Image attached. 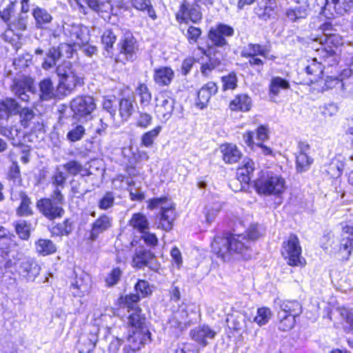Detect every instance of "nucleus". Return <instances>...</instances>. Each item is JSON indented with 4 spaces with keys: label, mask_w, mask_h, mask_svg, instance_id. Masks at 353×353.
I'll return each mask as SVG.
<instances>
[{
    "label": "nucleus",
    "mask_w": 353,
    "mask_h": 353,
    "mask_svg": "<svg viewBox=\"0 0 353 353\" xmlns=\"http://www.w3.org/2000/svg\"><path fill=\"white\" fill-rule=\"evenodd\" d=\"M308 14L309 4L307 0L297 1L295 6L287 8L285 12L287 19L292 23L306 19Z\"/></svg>",
    "instance_id": "20"
},
{
    "label": "nucleus",
    "mask_w": 353,
    "mask_h": 353,
    "mask_svg": "<svg viewBox=\"0 0 353 353\" xmlns=\"http://www.w3.org/2000/svg\"><path fill=\"white\" fill-rule=\"evenodd\" d=\"M88 6L93 11L100 13H109L112 6L108 0H84Z\"/></svg>",
    "instance_id": "49"
},
{
    "label": "nucleus",
    "mask_w": 353,
    "mask_h": 353,
    "mask_svg": "<svg viewBox=\"0 0 353 353\" xmlns=\"http://www.w3.org/2000/svg\"><path fill=\"white\" fill-rule=\"evenodd\" d=\"M119 52L114 53V61L117 63H125L127 61H132L137 57L138 45L133 34L127 31L120 39L118 43Z\"/></svg>",
    "instance_id": "5"
},
{
    "label": "nucleus",
    "mask_w": 353,
    "mask_h": 353,
    "mask_svg": "<svg viewBox=\"0 0 353 353\" xmlns=\"http://www.w3.org/2000/svg\"><path fill=\"white\" fill-rule=\"evenodd\" d=\"M314 41H319L321 45V48H318L316 51L324 62L327 63L328 65H333L339 62V56L336 50L338 46L343 43L341 36L332 33L327 36L316 37Z\"/></svg>",
    "instance_id": "3"
},
{
    "label": "nucleus",
    "mask_w": 353,
    "mask_h": 353,
    "mask_svg": "<svg viewBox=\"0 0 353 353\" xmlns=\"http://www.w3.org/2000/svg\"><path fill=\"white\" fill-rule=\"evenodd\" d=\"M129 313L128 323L131 327L129 334L139 335V336L148 335L149 339H151V333L146 325V318L143 314L142 309H138Z\"/></svg>",
    "instance_id": "12"
},
{
    "label": "nucleus",
    "mask_w": 353,
    "mask_h": 353,
    "mask_svg": "<svg viewBox=\"0 0 353 353\" xmlns=\"http://www.w3.org/2000/svg\"><path fill=\"white\" fill-rule=\"evenodd\" d=\"M122 276V271L119 268H113L105 279L108 287H113L118 283Z\"/></svg>",
    "instance_id": "63"
},
{
    "label": "nucleus",
    "mask_w": 353,
    "mask_h": 353,
    "mask_svg": "<svg viewBox=\"0 0 353 353\" xmlns=\"http://www.w3.org/2000/svg\"><path fill=\"white\" fill-rule=\"evenodd\" d=\"M218 91V86L214 82H208L205 84L198 92L196 106L200 109L207 107L212 97Z\"/></svg>",
    "instance_id": "26"
},
{
    "label": "nucleus",
    "mask_w": 353,
    "mask_h": 353,
    "mask_svg": "<svg viewBox=\"0 0 353 353\" xmlns=\"http://www.w3.org/2000/svg\"><path fill=\"white\" fill-rule=\"evenodd\" d=\"M15 265V260L10 255V244L0 243V269L8 270Z\"/></svg>",
    "instance_id": "45"
},
{
    "label": "nucleus",
    "mask_w": 353,
    "mask_h": 353,
    "mask_svg": "<svg viewBox=\"0 0 353 353\" xmlns=\"http://www.w3.org/2000/svg\"><path fill=\"white\" fill-rule=\"evenodd\" d=\"M272 316L271 311L268 307H261L257 310V314L254 321L261 326L268 323Z\"/></svg>",
    "instance_id": "61"
},
{
    "label": "nucleus",
    "mask_w": 353,
    "mask_h": 353,
    "mask_svg": "<svg viewBox=\"0 0 353 353\" xmlns=\"http://www.w3.org/2000/svg\"><path fill=\"white\" fill-rule=\"evenodd\" d=\"M0 130L1 133L12 140V143L14 145H18L21 144L20 137H21V131L15 125H8V122L0 121Z\"/></svg>",
    "instance_id": "37"
},
{
    "label": "nucleus",
    "mask_w": 353,
    "mask_h": 353,
    "mask_svg": "<svg viewBox=\"0 0 353 353\" xmlns=\"http://www.w3.org/2000/svg\"><path fill=\"white\" fill-rule=\"evenodd\" d=\"M353 249V227L345 225L342 228L339 254L343 261H347Z\"/></svg>",
    "instance_id": "15"
},
{
    "label": "nucleus",
    "mask_w": 353,
    "mask_h": 353,
    "mask_svg": "<svg viewBox=\"0 0 353 353\" xmlns=\"http://www.w3.org/2000/svg\"><path fill=\"white\" fill-rule=\"evenodd\" d=\"M324 66L321 62L317 61L316 58L308 61L307 65L305 67V71L312 83L318 82L323 78Z\"/></svg>",
    "instance_id": "34"
},
{
    "label": "nucleus",
    "mask_w": 353,
    "mask_h": 353,
    "mask_svg": "<svg viewBox=\"0 0 353 353\" xmlns=\"http://www.w3.org/2000/svg\"><path fill=\"white\" fill-rule=\"evenodd\" d=\"M31 223H28L25 220L18 221L14 225L15 232L19 237L27 241L29 239L31 233Z\"/></svg>",
    "instance_id": "55"
},
{
    "label": "nucleus",
    "mask_w": 353,
    "mask_h": 353,
    "mask_svg": "<svg viewBox=\"0 0 353 353\" xmlns=\"http://www.w3.org/2000/svg\"><path fill=\"white\" fill-rule=\"evenodd\" d=\"M202 54L208 58V61L201 66V72L203 76H208L214 70H222L225 66L226 53L225 49L208 46L207 49L199 48Z\"/></svg>",
    "instance_id": "6"
},
{
    "label": "nucleus",
    "mask_w": 353,
    "mask_h": 353,
    "mask_svg": "<svg viewBox=\"0 0 353 353\" xmlns=\"http://www.w3.org/2000/svg\"><path fill=\"white\" fill-rule=\"evenodd\" d=\"M72 118L79 121L92 119V114L96 109L94 99L89 95L78 96L70 103Z\"/></svg>",
    "instance_id": "4"
},
{
    "label": "nucleus",
    "mask_w": 353,
    "mask_h": 353,
    "mask_svg": "<svg viewBox=\"0 0 353 353\" xmlns=\"http://www.w3.org/2000/svg\"><path fill=\"white\" fill-rule=\"evenodd\" d=\"M29 16H24L23 14H17L6 26L7 29L4 33L1 34V37L6 41H8L13 44L14 39H8L7 34L8 31H11L16 34L18 37L21 35L22 32L28 29Z\"/></svg>",
    "instance_id": "14"
},
{
    "label": "nucleus",
    "mask_w": 353,
    "mask_h": 353,
    "mask_svg": "<svg viewBox=\"0 0 353 353\" xmlns=\"http://www.w3.org/2000/svg\"><path fill=\"white\" fill-rule=\"evenodd\" d=\"M17 1L2 0L0 3V19L7 26L16 15Z\"/></svg>",
    "instance_id": "36"
},
{
    "label": "nucleus",
    "mask_w": 353,
    "mask_h": 353,
    "mask_svg": "<svg viewBox=\"0 0 353 353\" xmlns=\"http://www.w3.org/2000/svg\"><path fill=\"white\" fill-rule=\"evenodd\" d=\"M132 6L137 10L146 11L150 17L153 19L157 18L155 10L153 8L150 0H132Z\"/></svg>",
    "instance_id": "54"
},
{
    "label": "nucleus",
    "mask_w": 353,
    "mask_h": 353,
    "mask_svg": "<svg viewBox=\"0 0 353 353\" xmlns=\"http://www.w3.org/2000/svg\"><path fill=\"white\" fill-rule=\"evenodd\" d=\"M65 49L66 52L72 54L71 46L68 44H61L59 47H50L47 51H45L41 48L35 50L34 54L37 56L43 57L42 68L44 70H48L54 67L57 61L62 57L61 50Z\"/></svg>",
    "instance_id": "10"
},
{
    "label": "nucleus",
    "mask_w": 353,
    "mask_h": 353,
    "mask_svg": "<svg viewBox=\"0 0 353 353\" xmlns=\"http://www.w3.org/2000/svg\"><path fill=\"white\" fill-rule=\"evenodd\" d=\"M83 84V79L78 77L73 70L64 79L59 80L57 90L63 95L66 96L71 93L77 85Z\"/></svg>",
    "instance_id": "24"
},
{
    "label": "nucleus",
    "mask_w": 353,
    "mask_h": 353,
    "mask_svg": "<svg viewBox=\"0 0 353 353\" xmlns=\"http://www.w3.org/2000/svg\"><path fill=\"white\" fill-rule=\"evenodd\" d=\"M254 170V161L248 158L243 161V165L237 170L238 179L245 183H248L251 179V174Z\"/></svg>",
    "instance_id": "44"
},
{
    "label": "nucleus",
    "mask_w": 353,
    "mask_h": 353,
    "mask_svg": "<svg viewBox=\"0 0 353 353\" xmlns=\"http://www.w3.org/2000/svg\"><path fill=\"white\" fill-rule=\"evenodd\" d=\"M313 163V159L308 154H298L296 157V168L298 172L308 170Z\"/></svg>",
    "instance_id": "57"
},
{
    "label": "nucleus",
    "mask_w": 353,
    "mask_h": 353,
    "mask_svg": "<svg viewBox=\"0 0 353 353\" xmlns=\"http://www.w3.org/2000/svg\"><path fill=\"white\" fill-rule=\"evenodd\" d=\"M117 28L105 29L101 36V43L104 50L106 51V56L113 57L114 56L113 46L117 39Z\"/></svg>",
    "instance_id": "32"
},
{
    "label": "nucleus",
    "mask_w": 353,
    "mask_h": 353,
    "mask_svg": "<svg viewBox=\"0 0 353 353\" xmlns=\"http://www.w3.org/2000/svg\"><path fill=\"white\" fill-rule=\"evenodd\" d=\"M270 42L265 45L259 43H248L246 47L241 51V56H266L268 52Z\"/></svg>",
    "instance_id": "46"
},
{
    "label": "nucleus",
    "mask_w": 353,
    "mask_h": 353,
    "mask_svg": "<svg viewBox=\"0 0 353 353\" xmlns=\"http://www.w3.org/2000/svg\"><path fill=\"white\" fill-rule=\"evenodd\" d=\"M129 225L141 233L149 228V222L147 217L141 213H134L129 221Z\"/></svg>",
    "instance_id": "50"
},
{
    "label": "nucleus",
    "mask_w": 353,
    "mask_h": 353,
    "mask_svg": "<svg viewBox=\"0 0 353 353\" xmlns=\"http://www.w3.org/2000/svg\"><path fill=\"white\" fill-rule=\"evenodd\" d=\"M10 90L15 96L25 102L30 100L28 93L35 94L37 92L34 79L27 76L14 78L10 85Z\"/></svg>",
    "instance_id": "9"
},
{
    "label": "nucleus",
    "mask_w": 353,
    "mask_h": 353,
    "mask_svg": "<svg viewBox=\"0 0 353 353\" xmlns=\"http://www.w3.org/2000/svg\"><path fill=\"white\" fill-rule=\"evenodd\" d=\"M290 88V85L288 80L280 77H273L269 85V94L270 97H276L281 90H288Z\"/></svg>",
    "instance_id": "47"
},
{
    "label": "nucleus",
    "mask_w": 353,
    "mask_h": 353,
    "mask_svg": "<svg viewBox=\"0 0 353 353\" xmlns=\"http://www.w3.org/2000/svg\"><path fill=\"white\" fill-rule=\"evenodd\" d=\"M162 130L161 125H158L152 130L145 132L141 137V143L145 147L149 148L153 145L154 139L159 136Z\"/></svg>",
    "instance_id": "59"
},
{
    "label": "nucleus",
    "mask_w": 353,
    "mask_h": 353,
    "mask_svg": "<svg viewBox=\"0 0 353 353\" xmlns=\"http://www.w3.org/2000/svg\"><path fill=\"white\" fill-rule=\"evenodd\" d=\"M275 307H279L278 312H284L290 316H298L302 312V306L297 301H281L275 302Z\"/></svg>",
    "instance_id": "35"
},
{
    "label": "nucleus",
    "mask_w": 353,
    "mask_h": 353,
    "mask_svg": "<svg viewBox=\"0 0 353 353\" xmlns=\"http://www.w3.org/2000/svg\"><path fill=\"white\" fill-rule=\"evenodd\" d=\"M39 98L41 101H50L56 97L53 83L50 78H45L39 83Z\"/></svg>",
    "instance_id": "39"
},
{
    "label": "nucleus",
    "mask_w": 353,
    "mask_h": 353,
    "mask_svg": "<svg viewBox=\"0 0 353 353\" xmlns=\"http://www.w3.org/2000/svg\"><path fill=\"white\" fill-rule=\"evenodd\" d=\"M340 315L343 319V329L345 332L353 333V310L341 307L339 310Z\"/></svg>",
    "instance_id": "51"
},
{
    "label": "nucleus",
    "mask_w": 353,
    "mask_h": 353,
    "mask_svg": "<svg viewBox=\"0 0 353 353\" xmlns=\"http://www.w3.org/2000/svg\"><path fill=\"white\" fill-rule=\"evenodd\" d=\"M91 288L90 276L81 272L79 276L76 275L74 281L71 283L70 290L74 296H83L88 294Z\"/></svg>",
    "instance_id": "23"
},
{
    "label": "nucleus",
    "mask_w": 353,
    "mask_h": 353,
    "mask_svg": "<svg viewBox=\"0 0 353 353\" xmlns=\"http://www.w3.org/2000/svg\"><path fill=\"white\" fill-rule=\"evenodd\" d=\"M102 105L103 109L110 114V118L114 119L118 107V98L115 96L104 98Z\"/></svg>",
    "instance_id": "58"
},
{
    "label": "nucleus",
    "mask_w": 353,
    "mask_h": 353,
    "mask_svg": "<svg viewBox=\"0 0 353 353\" xmlns=\"http://www.w3.org/2000/svg\"><path fill=\"white\" fill-rule=\"evenodd\" d=\"M216 335V332L208 325H199L190 332L192 339L202 347L207 346Z\"/></svg>",
    "instance_id": "16"
},
{
    "label": "nucleus",
    "mask_w": 353,
    "mask_h": 353,
    "mask_svg": "<svg viewBox=\"0 0 353 353\" xmlns=\"http://www.w3.org/2000/svg\"><path fill=\"white\" fill-rule=\"evenodd\" d=\"M115 193L112 191L106 192L98 201L97 206L100 210H108L114 205Z\"/></svg>",
    "instance_id": "56"
},
{
    "label": "nucleus",
    "mask_w": 353,
    "mask_h": 353,
    "mask_svg": "<svg viewBox=\"0 0 353 353\" xmlns=\"http://www.w3.org/2000/svg\"><path fill=\"white\" fill-rule=\"evenodd\" d=\"M174 77V72L170 67H161L154 70V81L159 86L169 85L172 81Z\"/></svg>",
    "instance_id": "31"
},
{
    "label": "nucleus",
    "mask_w": 353,
    "mask_h": 353,
    "mask_svg": "<svg viewBox=\"0 0 353 353\" xmlns=\"http://www.w3.org/2000/svg\"><path fill=\"white\" fill-rule=\"evenodd\" d=\"M32 14L35 20V27L37 29L48 28L53 17L45 8L36 7L32 10Z\"/></svg>",
    "instance_id": "33"
},
{
    "label": "nucleus",
    "mask_w": 353,
    "mask_h": 353,
    "mask_svg": "<svg viewBox=\"0 0 353 353\" xmlns=\"http://www.w3.org/2000/svg\"><path fill=\"white\" fill-rule=\"evenodd\" d=\"M73 229V221L71 219H65L63 222L57 223L48 228L52 236H68Z\"/></svg>",
    "instance_id": "40"
},
{
    "label": "nucleus",
    "mask_w": 353,
    "mask_h": 353,
    "mask_svg": "<svg viewBox=\"0 0 353 353\" xmlns=\"http://www.w3.org/2000/svg\"><path fill=\"white\" fill-rule=\"evenodd\" d=\"M256 192L260 195L280 196L285 191V179L272 171L262 170L254 181Z\"/></svg>",
    "instance_id": "2"
},
{
    "label": "nucleus",
    "mask_w": 353,
    "mask_h": 353,
    "mask_svg": "<svg viewBox=\"0 0 353 353\" xmlns=\"http://www.w3.org/2000/svg\"><path fill=\"white\" fill-rule=\"evenodd\" d=\"M139 301V295L132 293L125 296H121L118 299L119 307L127 309L128 312L141 309L138 304Z\"/></svg>",
    "instance_id": "42"
},
{
    "label": "nucleus",
    "mask_w": 353,
    "mask_h": 353,
    "mask_svg": "<svg viewBox=\"0 0 353 353\" xmlns=\"http://www.w3.org/2000/svg\"><path fill=\"white\" fill-rule=\"evenodd\" d=\"M112 219L105 214H101L90 225L88 239L92 242L97 241L101 234L112 227Z\"/></svg>",
    "instance_id": "17"
},
{
    "label": "nucleus",
    "mask_w": 353,
    "mask_h": 353,
    "mask_svg": "<svg viewBox=\"0 0 353 353\" xmlns=\"http://www.w3.org/2000/svg\"><path fill=\"white\" fill-rule=\"evenodd\" d=\"M252 106V99L245 94H238L230 102V108L233 111H249Z\"/></svg>",
    "instance_id": "43"
},
{
    "label": "nucleus",
    "mask_w": 353,
    "mask_h": 353,
    "mask_svg": "<svg viewBox=\"0 0 353 353\" xmlns=\"http://www.w3.org/2000/svg\"><path fill=\"white\" fill-rule=\"evenodd\" d=\"M135 294H139L140 298H145L150 296L152 291L150 283L145 280L139 279L134 285Z\"/></svg>",
    "instance_id": "60"
},
{
    "label": "nucleus",
    "mask_w": 353,
    "mask_h": 353,
    "mask_svg": "<svg viewBox=\"0 0 353 353\" xmlns=\"http://www.w3.org/2000/svg\"><path fill=\"white\" fill-rule=\"evenodd\" d=\"M99 328L93 327L88 335H81L77 344L79 353H91L98 341Z\"/></svg>",
    "instance_id": "19"
},
{
    "label": "nucleus",
    "mask_w": 353,
    "mask_h": 353,
    "mask_svg": "<svg viewBox=\"0 0 353 353\" xmlns=\"http://www.w3.org/2000/svg\"><path fill=\"white\" fill-rule=\"evenodd\" d=\"M21 106L14 98H6L0 101V121L8 122L14 115H17Z\"/></svg>",
    "instance_id": "21"
},
{
    "label": "nucleus",
    "mask_w": 353,
    "mask_h": 353,
    "mask_svg": "<svg viewBox=\"0 0 353 353\" xmlns=\"http://www.w3.org/2000/svg\"><path fill=\"white\" fill-rule=\"evenodd\" d=\"M137 107L134 97H128L118 99V112L121 121H127L134 114Z\"/></svg>",
    "instance_id": "25"
},
{
    "label": "nucleus",
    "mask_w": 353,
    "mask_h": 353,
    "mask_svg": "<svg viewBox=\"0 0 353 353\" xmlns=\"http://www.w3.org/2000/svg\"><path fill=\"white\" fill-rule=\"evenodd\" d=\"M155 112L157 117L163 121H167L172 115L175 99L165 94H161L156 98Z\"/></svg>",
    "instance_id": "13"
},
{
    "label": "nucleus",
    "mask_w": 353,
    "mask_h": 353,
    "mask_svg": "<svg viewBox=\"0 0 353 353\" xmlns=\"http://www.w3.org/2000/svg\"><path fill=\"white\" fill-rule=\"evenodd\" d=\"M34 250L39 255L45 256L55 253L57 246L52 240L40 238L34 243Z\"/></svg>",
    "instance_id": "41"
},
{
    "label": "nucleus",
    "mask_w": 353,
    "mask_h": 353,
    "mask_svg": "<svg viewBox=\"0 0 353 353\" xmlns=\"http://www.w3.org/2000/svg\"><path fill=\"white\" fill-rule=\"evenodd\" d=\"M148 335H143V336H139V335H134L129 334L127 338V343L123 346V353H135L139 351L143 345L148 341H150Z\"/></svg>",
    "instance_id": "30"
},
{
    "label": "nucleus",
    "mask_w": 353,
    "mask_h": 353,
    "mask_svg": "<svg viewBox=\"0 0 353 353\" xmlns=\"http://www.w3.org/2000/svg\"><path fill=\"white\" fill-rule=\"evenodd\" d=\"M223 154V160L225 163L233 164L237 163L242 157V153L238 147L232 143H225L220 147Z\"/></svg>",
    "instance_id": "29"
},
{
    "label": "nucleus",
    "mask_w": 353,
    "mask_h": 353,
    "mask_svg": "<svg viewBox=\"0 0 353 353\" xmlns=\"http://www.w3.org/2000/svg\"><path fill=\"white\" fill-rule=\"evenodd\" d=\"M241 236H236L225 233L223 236H216L212 243V249L216 256L223 261H229L233 254H241L245 259H249L250 254H247L248 247L239 239Z\"/></svg>",
    "instance_id": "1"
},
{
    "label": "nucleus",
    "mask_w": 353,
    "mask_h": 353,
    "mask_svg": "<svg viewBox=\"0 0 353 353\" xmlns=\"http://www.w3.org/2000/svg\"><path fill=\"white\" fill-rule=\"evenodd\" d=\"M86 180L84 175H81L80 179L72 180L70 182L71 192L74 197L83 199L84 196L91 190L86 187Z\"/></svg>",
    "instance_id": "48"
},
{
    "label": "nucleus",
    "mask_w": 353,
    "mask_h": 353,
    "mask_svg": "<svg viewBox=\"0 0 353 353\" xmlns=\"http://www.w3.org/2000/svg\"><path fill=\"white\" fill-rule=\"evenodd\" d=\"M254 12L263 21L274 19L277 13V3L275 0H261L254 8Z\"/></svg>",
    "instance_id": "18"
},
{
    "label": "nucleus",
    "mask_w": 353,
    "mask_h": 353,
    "mask_svg": "<svg viewBox=\"0 0 353 353\" xmlns=\"http://www.w3.org/2000/svg\"><path fill=\"white\" fill-rule=\"evenodd\" d=\"M175 219L176 213L173 207H161V211L157 216L156 223L158 228L168 232L172 229Z\"/></svg>",
    "instance_id": "22"
},
{
    "label": "nucleus",
    "mask_w": 353,
    "mask_h": 353,
    "mask_svg": "<svg viewBox=\"0 0 353 353\" xmlns=\"http://www.w3.org/2000/svg\"><path fill=\"white\" fill-rule=\"evenodd\" d=\"M16 199L20 200V203L16 210L19 216H30L34 214L32 202L30 197L24 191H19L15 194Z\"/></svg>",
    "instance_id": "27"
},
{
    "label": "nucleus",
    "mask_w": 353,
    "mask_h": 353,
    "mask_svg": "<svg viewBox=\"0 0 353 353\" xmlns=\"http://www.w3.org/2000/svg\"><path fill=\"white\" fill-rule=\"evenodd\" d=\"M36 207L39 212L50 221L61 219L65 213L63 205L53 202L46 197L37 200Z\"/></svg>",
    "instance_id": "11"
},
{
    "label": "nucleus",
    "mask_w": 353,
    "mask_h": 353,
    "mask_svg": "<svg viewBox=\"0 0 353 353\" xmlns=\"http://www.w3.org/2000/svg\"><path fill=\"white\" fill-rule=\"evenodd\" d=\"M281 254L291 266H303L305 264V259L301 257L299 239L294 234H291L288 241L283 243Z\"/></svg>",
    "instance_id": "7"
},
{
    "label": "nucleus",
    "mask_w": 353,
    "mask_h": 353,
    "mask_svg": "<svg viewBox=\"0 0 353 353\" xmlns=\"http://www.w3.org/2000/svg\"><path fill=\"white\" fill-rule=\"evenodd\" d=\"M234 34V30L232 26L219 23L211 27L208 32V38L210 43L208 44V47L215 46V48L225 49V47L229 46L226 37H232Z\"/></svg>",
    "instance_id": "8"
},
{
    "label": "nucleus",
    "mask_w": 353,
    "mask_h": 353,
    "mask_svg": "<svg viewBox=\"0 0 353 353\" xmlns=\"http://www.w3.org/2000/svg\"><path fill=\"white\" fill-rule=\"evenodd\" d=\"M153 259H155V254L153 252L144 248H139L136 250L132 263L134 267L141 269L145 267L150 260Z\"/></svg>",
    "instance_id": "38"
},
{
    "label": "nucleus",
    "mask_w": 353,
    "mask_h": 353,
    "mask_svg": "<svg viewBox=\"0 0 353 353\" xmlns=\"http://www.w3.org/2000/svg\"><path fill=\"white\" fill-rule=\"evenodd\" d=\"M85 134V129L82 124L72 123L66 137L70 142H77L82 139Z\"/></svg>",
    "instance_id": "53"
},
{
    "label": "nucleus",
    "mask_w": 353,
    "mask_h": 353,
    "mask_svg": "<svg viewBox=\"0 0 353 353\" xmlns=\"http://www.w3.org/2000/svg\"><path fill=\"white\" fill-rule=\"evenodd\" d=\"M41 270L38 263L32 259H26L21 263L19 274L28 281H34Z\"/></svg>",
    "instance_id": "28"
},
{
    "label": "nucleus",
    "mask_w": 353,
    "mask_h": 353,
    "mask_svg": "<svg viewBox=\"0 0 353 353\" xmlns=\"http://www.w3.org/2000/svg\"><path fill=\"white\" fill-rule=\"evenodd\" d=\"M20 122L23 128H27L30 126V121L34 118V111L28 108H21L19 111Z\"/></svg>",
    "instance_id": "62"
},
{
    "label": "nucleus",
    "mask_w": 353,
    "mask_h": 353,
    "mask_svg": "<svg viewBox=\"0 0 353 353\" xmlns=\"http://www.w3.org/2000/svg\"><path fill=\"white\" fill-rule=\"evenodd\" d=\"M278 319L279 320V329L281 331L290 330L294 325L296 320L295 316H290L284 312H278Z\"/></svg>",
    "instance_id": "52"
},
{
    "label": "nucleus",
    "mask_w": 353,
    "mask_h": 353,
    "mask_svg": "<svg viewBox=\"0 0 353 353\" xmlns=\"http://www.w3.org/2000/svg\"><path fill=\"white\" fill-rule=\"evenodd\" d=\"M339 85V88L341 90V94L345 98L353 96V83L348 80L342 81L341 79L334 80Z\"/></svg>",
    "instance_id": "64"
}]
</instances>
